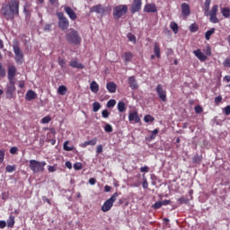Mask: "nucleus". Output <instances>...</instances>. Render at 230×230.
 <instances>
[{
	"instance_id": "obj_44",
	"label": "nucleus",
	"mask_w": 230,
	"mask_h": 230,
	"mask_svg": "<svg viewBox=\"0 0 230 230\" xmlns=\"http://www.w3.org/2000/svg\"><path fill=\"white\" fill-rule=\"evenodd\" d=\"M152 208L153 209H160V208H163V203H161V201H156L153 204Z\"/></svg>"
},
{
	"instance_id": "obj_49",
	"label": "nucleus",
	"mask_w": 230,
	"mask_h": 230,
	"mask_svg": "<svg viewBox=\"0 0 230 230\" xmlns=\"http://www.w3.org/2000/svg\"><path fill=\"white\" fill-rule=\"evenodd\" d=\"M194 109H195L196 114H201V112L203 111L202 106H200V105L195 106Z\"/></svg>"
},
{
	"instance_id": "obj_38",
	"label": "nucleus",
	"mask_w": 230,
	"mask_h": 230,
	"mask_svg": "<svg viewBox=\"0 0 230 230\" xmlns=\"http://www.w3.org/2000/svg\"><path fill=\"white\" fill-rule=\"evenodd\" d=\"M157 134H159V128H155V130L151 131V136L149 137V139H155L157 137Z\"/></svg>"
},
{
	"instance_id": "obj_7",
	"label": "nucleus",
	"mask_w": 230,
	"mask_h": 230,
	"mask_svg": "<svg viewBox=\"0 0 230 230\" xmlns=\"http://www.w3.org/2000/svg\"><path fill=\"white\" fill-rule=\"evenodd\" d=\"M58 19V26L60 30H67L69 28V20L64 15V13H57Z\"/></svg>"
},
{
	"instance_id": "obj_11",
	"label": "nucleus",
	"mask_w": 230,
	"mask_h": 230,
	"mask_svg": "<svg viewBox=\"0 0 230 230\" xmlns=\"http://www.w3.org/2000/svg\"><path fill=\"white\" fill-rule=\"evenodd\" d=\"M156 93H157L158 98H160L162 102H166V91L163 89V85L157 84Z\"/></svg>"
},
{
	"instance_id": "obj_17",
	"label": "nucleus",
	"mask_w": 230,
	"mask_h": 230,
	"mask_svg": "<svg viewBox=\"0 0 230 230\" xmlns=\"http://www.w3.org/2000/svg\"><path fill=\"white\" fill-rule=\"evenodd\" d=\"M65 12L72 21H76V13L71 7H65Z\"/></svg>"
},
{
	"instance_id": "obj_37",
	"label": "nucleus",
	"mask_w": 230,
	"mask_h": 230,
	"mask_svg": "<svg viewBox=\"0 0 230 230\" xmlns=\"http://www.w3.org/2000/svg\"><path fill=\"white\" fill-rule=\"evenodd\" d=\"M217 12H218V5L215 4L212 6V9L210 13H208V15H217Z\"/></svg>"
},
{
	"instance_id": "obj_3",
	"label": "nucleus",
	"mask_w": 230,
	"mask_h": 230,
	"mask_svg": "<svg viewBox=\"0 0 230 230\" xmlns=\"http://www.w3.org/2000/svg\"><path fill=\"white\" fill-rule=\"evenodd\" d=\"M127 12H128V6L126 4H119L113 8L112 15L115 21H119L123 15H127Z\"/></svg>"
},
{
	"instance_id": "obj_62",
	"label": "nucleus",
	"mask_w": 230,
	"mask_h": 230,
	"mask_svg": "<svg viewBox=\"0 0 230 230\" xmlns=\"http://www.w3.org/2000/svg\"><path fill=\"white\" fill-rule=\"evenodd\" d=\"M220 102H222V96L218 95L215 98V103L218 104Z\"/></svg>"
},
{
	"instance_id": "obj_16",
	"label": "nucleus",
	"mask_w": 230,
	"mask_h": 230,
	"mask_svg": "<svg viewBox=\"0 0 230 230\" xmlns=\"http://www.w3.org/2000/svg\"><path fill=\"white\" fill-rule=\"evenodd\" d=\"M128 85L131 89H138L139 85L137 84V81L136 80V77L130 76L128 80Z\"/></svg>"
},
{
	"instance_id": "obj_34",
	"label": "nucleus",
	"mask_w": 230,
	"mask_h": 230,
	"mask_svg": "<svg viewBox=\"0 0 230 230\" xmlns=\"http://www.w3.org/2000/svg\"><path fill=\"white\" fill-rule=\"evenodd\" d=\"M100 109H102V104H100V102H94L93 103V112H98V111H100Z\"/></svg>"
},
{
	"instance_id": "obj_21",
	"label": "nucleus",
	"mask_w": 230,
	"mask_h": 230,
	"mask_svg": "<svg viewBox=\"0 0 230 230\" xmlns=\"http://www.w3.org/2000/svg\"><path fill=\"white\" fill-rule=\"evenodd\" d=\"M90 89L92 93H94L96 94V93L100 91V85L98 84V83H96V81H93L90 84Z\"/></svg>"
},
{
	"instance_id": "obj_59",
	"label": "nucleus",
	"mask_w": 230,
	"mask_h": 230,
	"mask_svg": "<svg viewBox=\"0 0 230 230\" xmlns=\"http://www.w3.org/2000/svg\"><path fill=\"white\" fill-rule=\"evenodd\" d=\"M42 200L43 202H47L49 206H51V201L49 200V199H48V197L43 196Z\"/></svg>"
},
{
	"instance_id": "obj_19",
	"label": "nucleus",
	"mask_w": 230,
	"mask_h": 230,
	"mask_svg": "<svg viewBox=\"0 0 230 230\" xmlns=\"http://www.w3.org/2000/svg\"><path fill=\"white\" fill-rule=\"evenodd\" d=\"M91 12H95L96 13H105V8H103L102 4H98L92 7Z\"/></svg>"
},
{
	"instance_id": "obj_30",
	"label": "nucleus",
	"mask_w": 230,
	"mask_h": 230,
	"mask_svg": "<svg viewBox=\"0 0 230 230\" xmlns=\"http://www.w3.org/2000/svg\"><path fill=\"white\" fill-rule=\"evenodd\" d=\"M171 30H172L173 33H179V25L175 22H172L170 24Z\"/></svg>"
},
{
	"instance_id": "obj_31",
	"label": "nucleus",
	"mask_w": 230,
	"mask_h": 230,
	"mask_svg": "<svg viewBox=\"0 0 230 230\" xmlns=\"http://www.w3.org/2000/svg\"><path fill=\"white\" fill-rule=\"evenodd\" d=\"M128 119L130 121V123H139V121H141V119L139 118V116H129Z\"/></svg>"
},
{
	"instance_id": "obj_20",
	"label": "nucleus",
	"mask_w": 230,
	"mask_h": 230,
	"mask_svg": "<svg viewBox=\"0 0 230 230\" xmlns=\"http://www.w3.org/2000/svg\"><path fill=\"white\" fill-rule=\"evenodd\" d=\"M116 84H114V82H109L106 84V89L109 91V93H116Z\"/></svg>"
},
{
	"instance_id": "obj_46",
	"label": "nucleus",
	"mask_w": 230,
	"mask_h": 230,
	"mask_svg": "<svg viewBox=\"0 0 230 230\" xmlns=\"http://www.w3.org/2000/svg\"><path fill=\"white\" fill-rule=\"evenodd\" d=\"M140 172L142 173H148L150 172V167L149 166L140 167Z\"/></svg>"
},
{
	"instance_id": "obj_47",
	"label": "nucleus",
	"mask_w": 230,
	"mask_h": 230,
	"mask_svg": "<svg viewBox=\"0 0 230 230\" xmlns=\"http://www.w3.org/2000/svg\"><path fill=\"white\" fill-rule=\"evenodd\" d=\"M4 161V150L0 149V164H3Z\"/></svg>"
},
{
	"instance_id": "obj_5",
	"label": "nucleus",
	"mask_w": 230,
	"mask_h": 230,
	"mask_svg": "<svg viewBox=\"0 0 230 230\" xmlns=\"http://www.w3.org/2000/svg\"><path fill=\"white\" fill-rule=\"evenodd\" d=\"M44 166L46 162H39L37 160H30V169L33 173H39V172H44Z\"/></svg>"
},
{
	"instance_id": "obj_28",
	"label": "nucleus",
	"mask_w": 230,
	"mask_h": 230,
	"mask_svg": "<svg viewBox=\"0 0 230 230\" xmlns=\"http://www.w3.org/2000/svg\"><path fill=\"white\" fill-rule=\"evenodd\" d=\"M117 109L119 112H125V111H127V108L125 107V102H119L117 105Z\"/></svg>"
},
{
	"instance_id": "obj_36",
	"label": "nucleus",
	"mask_w": 230,
	"mask_h": 230,
	"mask_svg": "<svg viewBox=\"0 0 230 230\" xmlns=\"http://www.w3.org/2000/svg\"><path fill=\"white\" fill-rule=\"evenodd\" d=\"M209 15V21L210 22H213V24H217L218 22V18L217 17V14H208Z\"/></svg>"
},
{
	"instance_id": "obj_23",
	"label": "nucleus",
	"mask_w": 230,
	"mask_h": 230,
	"mask_svg": "<svg viewBox=\"0 0 230 230\" xmlns=\"http://www.w3.org/2000/svg\"><path fill=\"white\" fill-rule=\"evenodd\" d=\"M154 53L157 58H161V48L157 42H155L154 44Z\"/></svg>"
},
{
	"instance_id": "obj_54",
	"label": "nucleus",
	"mask_w": 230,
	"mask_h": 230,
	"mask_svg": "<svg viewBox=\"0 0 230 230\" xmlns=\"http://www.w3.org/2000/svg\"><path fill=\"white\" fill-rule=\"evenodd\" d=\"M102 152H103V146H102V145L97 146L96 153L102 154Z\"/></svg>"
},
{
	"instance_id": "obj_48",
	"label": "nucleus",
	"mask_w": 230,
	"mask_h": 230,
	"mask_svg": "<svg viewBox=\"0 0 230 230\" xmlns=\"http://www.w3.org/2000/svg\"><path fill=\"white\" fill-rule=\"evenodd\" d=\"M155 119H154L153 116H145L144 118V121H146V123H150V121H154Z\"/></svg>"
},
{
	"instance_id": "obj_57",
	"label": "nucleus",
	"mask_w": 230,
	"mask_h": 230,
	"mask_svg": "<svg viewBox=\"0 0 230 230\" xmlns=\"http://www.w3.org/2000/svg\"><path fill=\"white\" fill-rule=\"evenodd\" d=\"M6 227V221L0 220V229H4Z\"/></svg>"
},
{
	"instance_id": "obj_56",
	"label": "nucleus",
	"mask_w": 230,
	"mask_h": 230,
	"mask_svg": "<svg viewBox=\"0 0 230 230\" xmlns=\"http://www.w3.org/2000/svg\"><path fill=\"white\" fill-rule=\"evenodd\" d=\"M128 38L129 39L130 42H136V36H134L133 34L129 33L128 35Z\"/></svg>"
},
{
	"instance_id": "obj_8",
	"label": "nucleus",
	"mask_w": 230,
	"mask_h": 230,
	"mask_svg": "<svg viewBox=\"0 0 230 230\" xmlns=\"http://www.w3.org/2000/svg\"><path fill=\"white\" fill-rule=\"evenodd\" d=\"M17 74V68L15 66H11L8 68L7 78L9 80V84H13L15 82V75Z\"/></svg>"
},
{
	"instance_id": "obj_24",
	"label": "nucleus",
	"mask_w": 230,
	"mask_h": 230,
	"mask_svg": "<svg viewBox=\"0 0 230 230\" xmlns=\"http://www.w3.org/2000/svg\"><path fill=\"white\" fill-rule=\"evenodd\" d=\"M15 226V217L13 215H10L9 218L7 220V227H9L10 229H12V227H13Z\"/></svg>"
},
{
	"instance_id": "obj_40",
	"label": "nucleus",
	"mask_w": 230,
	"mask_h": 230,
	"mask_svg": "<svg viewBox=\"0 0 230 230\" xmlns=\"http://www.w3.org/2000/svg\"><path fill=\"white\" fill-rule=\"evenodd\" d=\"M58 63L60 66V67H62V69H64V67H66V59L58 58Z\"/></svg>"
},
{
	"instance_id": "obj_61",
	"label": "nucleus",
	"mask_w": 230,
	"mask_h": 230,
	"mask_svg": "<svg viewBox=\"0 0 230 230\" xmlns=\"http://www.w3.org/2000/svg\"><path fill=\"white\" fill-rule=\"evenodd\" d=\"M194 163H200L202 161V157L201 156H195L193 159Z\"/></svg>"
},
{
	"instance_id": "obj_9",
	"label": "nucleus",
	"mask_w": 230,
	"mask_h": 230,
	"mask_svg": "<svg viewBox=\"0 0 230 230\" xmlns=\"http://www.w3.org/2000/svg\"><path fill=\"white\" fill-rule=\"evenodd\" d=\"M14 93H15V82L9 83L7 84V90L5 92L6 98H8V100H12V98H13Z\"/></svg>"
},
{
	"instance_id": "obj_22",
	"label": "nucleus",
	"mask_w": 230,
	"mask_h": 230,
	"mask_svg": "<svg viewBox=\"0 0 230 230\" xmlns=\"http://www.w3.org/2000/svg\"><path fill=\"white\" fill-rule=\"evenodd\" d=\"M70 66L75 67V69H84V67H85L82 63H79L76 60L70 61Z\"/></svg>"
},
{
	"instance_id": "obj_33",
	"label": "nucleus",
	"mask_w": 230,
	"mask_h": 230,
	"mask_svg": "<svg viewBox=\"0 0 230 230\" xmlns=\"http://www.w3.org/2000/svg\"><path fill=\"white\" fill-rule=\"evenodd\" d=\"M213 33H215V28H212L211 30L207 31L205 33L206 40H209V39L211 38V35H213Z\"/></svg>"
},
{
	"instance_id": "obj_60",
	"label": "nucleus",
	"mask_w": 230,
	"mask_h": 230,
	"mask_svg": "<svg viewBox=\"0 0 230 230\" xmlns=\"http://www.w3.org/2000/svg\"><path fill=\"white\" fill-rule=\"evenodd\" d=\"M225 114H226V116H229V114H230V106L229 105H227L225 108Z\"/></svg>"
},
{
	"instance_id": "obj_55",
	"label": "nucleus",
	"mask_w": 230,
	"mask_h": 230,
	"mask_svg": "<svg viewBox=\"0 0 230 230\" xmlns=\"http://www.w3.org/2000/svg\"><path fill=\"white\" fill-rule=\"evenodd\" d=\"M162 206H168L170 204H172V201L170 199H164L163 201H161Z\"/></svg>"
},
{
	"instance_id": "obj_10",
	"label": "nucleus",
	"mask_w": 230,
	"mask_h": 230,
	"mask_svg": "<svg viewBox=\"0 0 230 230\" xmlns=\"http://www.w3.org/2000/svg\"><path fill=\"white\" fill-rule=\"evenodd\" d=\"M142 4L143 2H141V0H134L130 7L131 13H136L137 12H139V10H141Z\"/></svg>"
},
{
	"instance_id": "obj_29",
	"label": "nucleus",
	"mask_w": 230,
	"mask_h": 230,
	"mask_svg": "<svg viewBox=\"0 0 230 230\" xmlns=\"http://www.w3.org/2000/svg\"><path fill=\"white\" fill-rule=\"evenodd\" d=\"M221 13L226 18L230 17V8L229 7L221 8Z\"/></svg>"
},
{
	"instance_id": "obj_35",
	"label": "nucleus",
	"mask_w": 230,
	"mask_h": 230,
	"mask_svg": "<svg viewBox=\"0 0 230 230\" xmlns=\"http://www.w3.org/2000/svg\"><path fill=\"white\" fill-rule=\"evenodd\" d=\"M31 7V4H25L23 6V12L25 13L26 16L30 15V8Z\"/></svg>"
},
{
	"instance_id": "obj_6",
	"label": "nucleus",
	"mask_w": 230,
	"mask_h": 230,
	"mask_svg": "<svg viewBox=\"0 0 230 230\" xmlns=\"http://www.w3.org/2000/svg\"><path fill=\"white\" fill-rule=\"evenodd\" d=\"M13 49L15 55L14 59L16 64H19V65L22 64V62H24V54L22 53V50L19 47V44L14 43L13 46Z\"/></svg>"
},
{
	"instance_id": "obj_58",
	"label": "nucleus",
	"mask_w": 230,
	"mask_h": 230,
	"mask_svg": "<svg viewBox=\"0 0 230 230\" xmlns=\"http://www.w3.org/2000/svg\"><path fill=\"white\" fill-rule=\"evenodd\" d=\"M17 150H19L17 147L13 146L10 148V154H13V155L17 154Z\"/></svg>"
},
{
	"instance_id": "obj_13",
	"label": "nucleus",
	"mask_w": 230,
	"mask_h": 230,
	"mask_svg": "<svg viewBox=\"0 0 230 230\" xmlns=\"http://www.w3.org/2000/svg\"><path fill=\"white\" fill-rule=\"evenodd\" d=\"M193 53L195 57L200 60V62H206V60H208V56H206V54H204L200 49L194 50Z\"/></svg>"
},
{
	"instance_id": "obj_50",
	"label": "nucleus",
	"mask_w": 230,
	"mask_h": 230,
	"mask_svg": "<svg viewBox=\"0 0 230 230\" xmlns=\"http://www.w3.org/2000/svg\"><path fill=\"white\" fill-rule=\"evenodd\" d=\"M51 121V118L49 116H46L41 119V123H49Z\"/></svg>"
},
{
	"instance_id": "obj_18",
	"label": "nucleus",
	"mask_w": 230,
	"mask_h": 230,
	"mask_svg": "<svg viewBox=\"0 0 230 230\" xmlns=\"http://www.w3.org/2000/svg\"><path fill=\"white\" fill-rule=\"evenodd\" d=\"M25 98L28 102H31V100H35L37 98V93L32 90H29L25 95Z\"/></svg>"
},
{
	"instance_id": "obj_52",
	"label": "nucleus",
	"mask_w": 230,
	"mask_h": 230,
	"mask_svg": "<svg viewBox=\"0 0 230 230\" xmlns=\"http://www.w3.org/2000/svg\"><path fill=\"white\" fill-rule=\"evenodd\" d=\"M82 168H83L82 163H75L74 164V170H82Z\"/></svg>"
},
{
	"instance_id": "obj_53",
	"label": "nucleus",
	"mask_w": 230,
	"mask_h": 230,
	"mask_svg": "<svg viewBox=\"0 0 230 230\" xmlns=\"http://www.w3.org/2000/svg\"><path fill=\"white\" fill-rule=\"evenodd\" d=\"M142 186H143L144 190H146L148 188V181L146 180V178L143 179Z\"/></svg>"
},
{
	"instance_id": "obj_1",
	"label": "nucleus",
	"mask_w": 230,
	"mask_h": 230,
	"mask_svg": "<svg viewBox=\"0 0 230 230\" xmlns=\"http://www.w3.org/2000/svg\"><path fill=\"white\" fill-rule=\"evenodd\" d=\"M19 0H11L1 8L2 15L6 21H13L15 15H19Z\"/></svg>"
},
{
	"instance_id": "obj_4",
	"label": "nucleus",
	"mask_w": 230,
	"mask_h": 230,
	"mask_svg": "<svg viewBox=\"0 0 230 230\" xmlns=\"http://www.w3.org/2000/svg\"><path fill=\"white\" fill-rule=\"evenodd\" d=\"M118 197H119V193L115 192L110 199H108L103 205L102 206V211L103 213H107V211H111L112 206H114V202H116Z\"/></svg>"
},
{
	"instance_id": "obj_27",
	"label": "nucleus",
	"mask_w": 230,
	"mask_h": 230,
	"mask_svg": "<svg viewBox=\"0 0 230 230\" xmlns=\"http://www.w3.org/2000/svg\"><path fill=\"white\" fill-rule=\"evenodd\" d=\"M123 58L125 60V62H130V60H132V58H134V55H132V53L130 52H126L123 54Z\"/></svg>"
},
{
	"instance_id": "obj_12",
	"label": "nucleus",
	"mask_w": 230,
	"mask_h": 230,
	"mask_svg": "<svg viewBox=\"0 0 230 230\" xmlns=\"http://www.w3.org/2000/svg\"><path fill=\"white\" fill-rule=\"evenodd\" d=\"M144 12L146 13H155L157 12V6L155 4H147L144 7Z\"/></svg>"
},
{
	"instance_id": "obj_45",
	"label": "nucleus",
	"mask_w": 230,
	"mask_h": 230,
	"mask_svg": "<svg viewBox=\"0 0 230 230\" xmlns=\"http://www.w3.org/2000/svg\"><path fill=\"white\" fill-rule=\"evenodd\" d=\"M104 130H105V132H108V133L112 132V130H113L112 126L111 124H106L104 126Z\"/></svg>"
},
{
	"instance_id": "obj_64",
	"label": "nucleus",
	"mask_w": 230,
	"mask_h": 230,
	"mask_svg": "<svg viewBox=\"0 0 230 230\" xmlns=\"http://www.w3.org/2000/svg\"><path fill=\"white\" fill-rule=\"evenodd\" d=\"M137 114V111L134 109L129 111V116H136Z\"/></svg>"
},
{
	"instance_id": "obj_32",
	"label": "nucleus",
	"mask_w": 230,
	"mask_h": 230,
	"mask_svg": "<svg viewBox=\"0 0 230 230\" xmlns=\"http://www.w3.org/2000/svg\"><path fill=\"white\" fill-rule=\"evenodd\" d=\"M67 145H69V141H66L63 145V149L66 152H73V150L75 149V147L73 146H68Z\"/></svg>"
},
{
	"instance_id": "obj_39",
	"label": "nucleus",
	"mask_w": 230,
	"mask_h": 230,
	"mask_svg": "<svg viewBox=\"0 0 230 230\" xmlns=\"http://www.w3.org/2000/svg\"><path fill=\"white\" fill-rule=\"evenodd\" d=\"M115 105H116V100H114V99H111L107 102L108 109H112V107H114Z\"/></svg>"
},
{
	"instance_id": "obj_43",
	"label": "nucleus",
	"mask_w": 230,
	"mask_h": 230,
	"mask_svg": "<svg viewBox=\"0 0 230 230\" xmlns=\"http://www.w3.org/2000/svg\"><path fill=\"white\" fill-rule=\"evenodd\" d=\"M5 170L8 173H12L15 172V165H7Z\"/></svg>"
},
{
	"instance_id": "obj_15",
	"label": "nucleus",
	"mask_w": 230,
	"mask_h": 230,
	"mask_svg": "<svg viewBox=\"0 0 230 230\" xmlns=\"http://www.w3.org/2000/svg\"><path fill=\"white\" fill-rule=\"evenodd\" d=\"M190 13V4L183 3L181 4V14L184 17H188Z\"/></svg>"
},
{
	"instance_id": "obj_41",
	"label": "nucleus",
	"mask_w": 230,
	"mask_h": 230,
	"mask_svg": "<svg viewBox=\"0 0 230 230\" xmlns=\"http://www.w3.org/2000/svg\"><path fill=\"white\" fill-rule=\"evenodd\" d=\"M6 76V70L3 67V64L0 63V77L4 78Z\"/></svg>"
},
{
	"instance_id": "obj_63",
	"label": "nucleus",
	"mask_w": 230,
	"mask_h": 230,
	"mask_svg": "<svg viewBox=\"0 0 230 230\" xmlns=\"http://www.w3.org/2000/svg\"><path fill=\"white\" fill-rule=\"evenodd\" d=\"M89 184H91L92 186H94V184H96V179L90 178L89 179Z\"/></svg>"
},
{
	"instance_id": "obj_51",
	"label": "nucleus",
	"mask_w": 230,
	"mask_h": 230,
	"mask_svg": "<svg viewBox=\"0 0 230 230\" xmlns=\"http://www.w3.org/2000/svg\"><path fill=\"white\" fill-rule=\"evenodd\" d=\"M223 66H224V67H230V58H229L225 59V61L223 62Z\"/></svg>"
},
{
	"instance_id": "obj_2",
	"label": "nucleus",
	"mask_w": 230,
	"mask_h": 230,
	"mask_svg": "<svg viewBox=\"0 0 230 230\" xmlns=\"http://www.w3.org/2000/svg\"><path fill=\"white\" fill-rule=\"evenodd\" d=\"M66 40L69 44H75V46H78V44L82 42L80 34H78V31H75V29H70L66 31Z\"/></svg>"
},
{
	"instance_id": "obj_25",
	"label": "nucleus",
	"mask_w": 230,
	"mask_h": 230,
	"mask_svg": "<svg viewBox=\"0 0 230 230\" xmlns=\"http://www.w3.org/2000/svg\"><path fill=\"white\" fill-rule=\"evenodd\" d=\"M211 4V0H206L205 1V9H204V14L206 17H209V6Z\"/></svg>"
},
{
	"instance_id": "obj_42",
	"label": "nucleus",
	"mask_w": 230,
	"mask_h": 230,
	"mask_svg": "<svg viewBox=\"0 0 230 230\" xmlns=\"http://www.w3.org/2000/svg\"><path fill=\"white\" fill-rule=\"evenodd\" d=\"M190 31H191V33H195V31H199V26H197V24L192 23L190 27Z\"/></svg>"
},
{
	"instance_id": "obj_14",
	"label": "nucleus",
	"mask_w": 230,
	"mask_h": 230,
	"mask_svg": "<svg viewBox=\"0 0 230 230\" xmlns=\"http://www.w3.org/2000/svg\"><path fill=\"white\" fill-rule=\"evenodd\" d=\"M96 143H98V138L94 137L92 140H88L84 143H81L79 146H81V148H85L87 146H94Z\"/></svg>"
},
{
	"instance_id": "obj_26",
	"label": "nucleus",
	"mask_w": 230,
	"mask_h": 230,
	"mask_svg": "<svg viewBox=\"0 0 230 230\" xmlns=\"http://www.w3.org/2000/svg\"><path fill=\"white\" fill-rule=\"evenodd\" d=\"M58 93L61 96H65V94L67 93V87L66 85L59 86L58 89Z\"/></svg>"
}]
</instances>
